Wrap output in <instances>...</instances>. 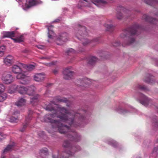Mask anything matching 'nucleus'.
I'll return each instance as SVG.
<instances>
[{
  "label": "nucleus",
  "mask_w": 158,
  "mask_h": 158,
  "mask_svg": "<svg viewBox=\"0 0 158 158\" xmlns=\"http://www.w3.org/2000/svg\"><path fill=\"white\" fill-rule=\"evenodd\" d=\"M45 109L52 113L45 115L44 118L45 122L50 123L52 128H56L60 133L64 134L68 131L69 133L67 137L71 141L78 142L80 140V136L75 131H70L69 126L63 125L60 121L54 120L52 118H58L61 121L68 123L70 126L77 127L80 126L78 122H82L84 119L83 115L78 112L75 113L73 111H69L64 107L58 106L57 109L56 110L51 105H48Z\"/></svg>",
  "instance_id": "1"
},
{
  "label": "nucleus",
  "mask_w": 158,
  "mask_h": 158,
  "mask_svg": "<svg viewBox=\"0 0 158 158\" xmlns=\"http://www.w3.org/2000/svg\"><path fill=\"white\" fill-rule=\"evenodd\" d=\"M11 87V89L8 90V92L10 94H12L16 90L21 94H26L29 96H32L31 98L30 102L32 105H35L38 102L39 96L38 94H35V88L34 86L25 87L21 85H13Z\"/></svg>",
  "instance_id": "2"
},
{
  "label": "nucleus",
  "mask_w": 158,
  "mask_h": 158,
  "mask_svg": "<svg viewBox=\"0 0 158 158\" xmlns=\"http://www.w3.org/2000/svg\"><path fill=\"white\" fill-rule=\"evenodd\" d=\"M140 26L136 23H135L131 26L127 28L122 33L120 36L122 38H126V41L123 44V46L129 45L133 43L135 39L133 36L135 35L139 28Z\"/></svg>",
  "instance_id": "3"
},
{
  "label": "nucleus",
  "mask_w": 158,
  "mask_h": 158,
  "mask_svg": "<svg viewBox=\"0 0 158 158\" xmlns=\"http://www.w3.org/2000/svg\"><path fill=\"white\" fill-rule=\"evenodd\" d=\"M78 29L76 34V36L78 39L82 41V44L84 46H86L90 42L88 39L82 37L87 34L86 27L84 26H82L79 25Z\"/></svg>",
  "instance_id": "4"
},
{
  "label": "nucleus",
  "mask_w": 158,
  "mask_h": 158,
  "mask_svg": "<svg viewBox=\"0 0 158 158\" xmlns=\"http://www.w3.org/2000/svg\"><path fill=\"white\" fill-rule=\"evenodd\" d=\"M82 5L85 6L89 7L94 4L99 7H102L107 3V2L105 0H81Z\"/></svg>",
  "instance_id": "5"
},
{
  "label": "nucleus",
  "mask_w": 158,
  "mask_h": 158,
  "mask_svg": "<svg viewBox=\"0 0 158 158\" xmlns=\"http://www.w3.org/2000/svg\"><path fill=\"white\" fill-rule=\"evenodd\" d=\"M70 150L68 151H65L62 153L61 155L60 156L56 157L55 155L52 156V158H68L70 156L73 155V151H77L79 150V147L77 146V148L74 147H72L71 145L70 147L68 148L70 149Z\"/></svg>",
  "instance_id": "6"
},
{
  "label": "nucleus",
  "mask_w": 158,
  "mask_h": 158,
  "mask_svg": "<svg viewBox=\"0 0 158 158\" xmlns=\"http://www.w3.org/2000/svg\"><path fill=\"white\" fill-rule=\"evenodd\" d=\"M2 80L4 83L8 84L13 81L14 78L9 73L5 72L2 74Z\"/></svg>",
  "instance_id": "7"
},
{
  "label": "nucleus",
  "mask_w": 158,
  "mask_h": 158,
  "mask_svg": "<svg viewBox=\"0 0 158 158\" xmlns=\"http://www.w3.org/2000/svg\"><path fill=\"white\" fill-rule=\"evenodd\" d=\"M68 34L66 33H64L59 35L56 42L58 45H61L68 40Z\"/></svg>",
  "instance_id": "8"
},
{
  "label": "nucleus",
  "mask_w": 158,
  "mask_h": 158,
  "mask_svg": "<svg viewBox=\"0 0 158 158\" xmlns=\"http://www.w3.org/2000/svg\"><path fill=\"white\" fill-rule=\"evenodd\" d=\"M139 101L141 104L144 106H147L151 102V100L142 94L139 93Z\"/></svg>",
  "instance_id": "9"
},
{
  "label": "nucleus",
  "mask_w": 158,
  "mask_h": 158,
  "mask_svg": "<svg viewBox=\"0 0 158 158\" xmlns=\"http://www.w3.org/2000/svg\"><path fill=\"white\" fill-rule=\"evenodd\" d=\"M71 67L66 68L63 72L64 78L65 79H69L72 78L73 72L71 70Z\"/></svg>",
  "instance_id": "10"
},
{
  "label": "nucleus",
  "mask_w": 158,
  "mask_h": 158,
  "mask_svg": "<svg viewBox=\"0 0 158 158\" xmlns=\"http://www.w3.org/2000/svg\"><path fill=\"white\" fill-rule=\"evenodd\" d=\"M15 146V144L13 142L10 144H8L3 151L1 158H5L4 154L13 150Z\"/></svg>",
  "instance_id": "11"
},
{
  "label": "nucleus",
  "mask_w": 158,
  "mask_h": 158,
  "mask_svg": "<svg viewBox=\"0 0 158 158\" xmlns=\"http://www.w3.org/2000/svg\"><path fill=\"white\" fill-rule=\"evenodd\" d=\"M22 63H19L18 65H14L11 67V70L14 73H22L23 71V66Z\"/></svg>",
  "instance_id": "12"
},
{
  "label": "nucleus",
  "mask_w": 158,
  "mask_h": 158,
  "mask_svg": "<svg viewBox=\"0 0 158 158\" xmlns=\"http://www.w3.org/2000/svg\"><path fill=\"white\" fill-rule=\"evenodd\" d=\"M15 59L13 56L9 55L3 59V63L8 66L11 65L14 62Z\"/></svg>",
  "instance_id": "13"
},
{
  "label": "nucleus",
  "mask_w": 158,
  "mask_h": 158,
  "mask_svg": "<svg viewBox=\"0 0 158 158\" xmlns=\"http://www.w3.org/2000/svg\"><path fill=\"white\" fill-rule=\"evenodd\" d=\"M143 19L146 22H149L153 24H156L158 23V20L151 18L146 15H144L142 17Z\"/></svg>",
  "instance_id": "14"
},
{
  "label": "nucleus",
  "mask_w": 158,
  "mask_h": 158,
  "mask_svg": "<svg viewBox=\"0 0 158 158\" xmlns=\"http://www.w3.org/2000/svg\"><path fill=\"white\" fill-rule=\"evenodd\" d=\"M91 81L88 79H84L83 80H80L77 81V84L83 87H86L91 84Z\"/></svg>",
  "instance_id": "15"
},
{
  "label": "nucleus",
  "mask_w": 158,
  "mask_h": 158,
  "mask_svg": "<svg viewBox=\"0 0 158 158\" xmlns=\"http://www.w3.org/2000/svg\"><path fill=\"white\" fill-rule=\"evenodd\" d=\"M45 77V75L44 73H37L34 76V80L38 82H41L44 81Z\"/></svg>",
  "instance_id": "16"
},
{
  "label": "nucleus",
  "mask_w": 158,
  "mask_h": 158,
  "mask_svg": "<svg viewBox=\"0 0 158 158\" xmlns=\"http://www.w3.org/2000/svg\"><path fill=\"white\" fill-rule=\"evenodd\" d=\"M18 75L16 76V78L17 79H21L23 81V82L22 83L25 84L27 82V81L28 80V78L27 76H26L23 73H18Z\"/></svg>",
  "instance_id": "17"
},
{
  "label": "nucleus",
  "mask_w": 158,
  "mask_h": 158,
  "mask_svg": "<svg viewBox=\"0 0 158 158\" xmlns=\"http://www.w3.org/2000/svg\"><path fill=\"white\" fill-rule=\"evenodd\" d=\"M42 3V2L39 0H29L28 4L27 5L26 7L27 8H29L31 6Z\"/></svg>",
  "instance_id": "18"
},
{
  "label": "nucleus",
  "mask_w": 158,
  "mask_h": 158,
  "mask_svg": "<svg viewBox=\"0 0 158 158\" xmlns=\"http://www.w3.org/2000/svg\"><path fill=\"white\" fill-rule=\"evenodd\" d=\"M19 114V111H15L13 115L10 118V121L11 123H17L18 121V116Z\"/></svg>",
  "instance_id": "19"
},
{
  "label": "nucleus",
  "mask_w": 158,
  "mask_h": 158,
  "mask_svg": "<svg viewBox=\"0 0 158 158\" xmlns=\"http://www.w3.org/2000/svg\"><path fill=\"white\" fill-rule=\"evenodd\" d=\"M15 32L14 31H7L5 32L3 35V37H5L10 38L12 40L14 37H15Z\"/></svg>",
  "instance_id": "20"
},
{
  "label": "nucleus",
  "mask_w": 158,
  "mask_h": 158,
  "mask_svg": "<svg viewBox=\"0 0 158 158\" xmlns=\"http://www.w3.org/2000/svg\"><path fill=\"white\" fill-rule=\"evenodd\" d=\"M154 77L149 74H147L144 80V81L148 83H152L153 81Z\"/></svg>",
  "instance_id": "21"
},
{
  "label": "nucleus",
  "mask_w": 158,
  "mask_h": 158,
  "mask_svg": "<svg viewBox=\"0 0 158 158\" xmlns=\"http://www.w3.org/2000/svg\"><path fill=\"white\" fill-rule=\"evenodd\" d=\"M26 102V100L23 98H20L15 103V105L18 106H24Z\"/></svg>",
  "instance_id": "22"
},
{
  "label": "nucleus",
  "mask_w": 158,
  "mask_h": 158,
  "mask_svg": "<svg viewBox=\"0 0 158 158\" xmlns=\"http://www.w3.org/2000/svg\"><path fill=\"white\" fill-rule=\"evenodd\" d=\"M22 65L23 66V68H24L30 71H32L35 68V66L32 64L26 65L23 64V65Z\"/></svg>",
  "instance_id": "23"
},
{
  "label": "nucleus",
  "mask_w": 158,
  "mask_h": 158,
  "mask_svg": "<svg viewBox=\"0 0 158 158\" xmlns=\"http://www.w3.org/2000/svg\"><path fill=\"white\" fill-rule=\"evenodd\" d=\"M98 59L96 57L94 56H92L90 57L88 60V63L91 65H93L98 61Z\"/></svg>",
  "instance_id": "24"
},
{
  "label": "nucleus",
  "mask_w": 158,
  "mask_h": 158,
  "mask_svg": "<svg viewBox=\"0 0 158 158\" xmlns=\"http://www.w3.org/2000/svg\"><path fill=\"white\" fill-rule=\"evenodd\" d=\"M48 154V150L46 148H44L40 150V154L43 158L45 157V156L47 155Z\"/></svg>",
  "instance_id": "25"
},
{
  "label": "nucleus",
  "mask_w": 158,
  "mask_h": 158,
  "mask_svg": "<svg viewBox=\"0 0 158 158\" xmlns=\"http://www.w3.org/2000/svg\"><path fill=\"white\" fill-rule=\"evenodd\" d=\"M147 4L152 6L156 3H158V0H143Z\"/></svg>",
  "instance_id": "26"
},
{
  "label": "nucleus",
  "mask_w": 158,
  "mask_h": 158,
  "mask_svg": "<svg viewBox=\"0 0 158 158\" xmlns=\"http://www.w3.org/2000/svg\"><path fill=\"white\" fill-rule=\"evenodd\" d=\"M31 116V115L29 114L28 117H26V123L25 124L23 125V127L21 129L20 131L21 132H23L25 130V128L27 127V126L28 125V122L29 120V118Z\"/></svg>",
  "instance_id": "27"
},
{
  "label": "nucleus",
  "mask_w": 158,
  "mask_h": 158,
  "mask_svg": "<svg viewBox=\"0 0 158 158\" xmlns=\"http://www.w3.org/2000/svg\"><path fill=\"white\" fill-rule=\"evenodd\" d=\"M155 146L152 153L155 155H158V139L156 141Z\"/></svg>",
  "instance_id": "28"
},
{
  "label": "nucleus",
  "mask_w": 158,
  "mask_h": 158,
  "mask_svg": "<svg viewBox=\"0 0 158 158\" xmlns=\"http://www.w3.org/2000/svg\"><path fill=\"white\" fill-rule=\"evenodd\" d=\"M104 26L106 28V30L110 32H112L114 30V27L112 24H105Z\"/></svg>",
  "instance_id": "29"
},
{
  "label": "nucleus",
  "mask_w": 158,
  "mask_h": 158,
  "mask_svg": "<svg viewBox=\"0 0 158 158\" xmlns=\"http://www.w3.org/2000/svg\"><path fill=\"white\" fill-rule=\"evenodd\" d=\"M124 8L123 7H121L120 9V11H122V10H123ZM116 17L117 19H121L123 18V16L121 12H118L116 14Z\"/></svg>",
  "instance_id": "30"
},
{
  "label": "nucleus",
  "mask_w": 158,
  "mask_h": 158,
  "mask_svg": "<svg viewBox=\"0 0 158 158\" xmlns=\"http://www.w3.org/2000/svg\"><path fill=\"white\" fill-rule=\"evenodd\" d=\"M13 40L15 43H20L23 41V36L22 35H21L19 37L13 39Z\"/></svg>",
  "instance_id": "31"
},
{
  "label": "nucleus",
  "mask_w": 158,
  "mask_h": 158,
  "mask_svg": "<svg viewBox=\"0 0 158 158\" xmlns=\"http://www.w3.org/2000/svg\"><path fill=\"white\" fill-rule=\"evenodd\" d=\"M0 102H2L5 100L7 98V94L3 92L0 94Z\"/></svg>",
  "instance_id": "32"
},
{
  "label": "nucleus",
  "mask_w": 158,
  "mask_h": 158,
  "mask_svg": "<svg viewBox=\"0 0 158 158\" xmlns=\"http://www.w3.org/2000/svg\"><path fill=\"white\" fill-rule=\"evenodd\" d=\"M152 121L154 123V126L158 128V118L156 116H154L152 119Z\"/></svg>",
  "instance_id": "33"
},
{
  "label": "nucleus",
  "mask_w": 158,
  "mask_h": 158,
  "mask_svg": "<svg viewBox=\"0 0 158 158\" xmlns=\"http://www.w3.org/2000/svg\"><path fill=\"white\" fill-rule=\"evenodd\" d=\"M70 142L68 140H65L63 144V146L65 148H68L70 147Z\"/></svg>",
  "instance_id": "34"
},
{
  "label": "nucleus",
  "mask_w": 158,
  "mask_h": 158,
  "mask_svg": "<svg viewBox=\"0 0 158 158\" xmlns=\"http://www.w3.org/2000/svg\"><path fill=\"white\" fill-rule=\"evenodd\" d=\"M108 143L114 147H116L118 145V143L116 141L112 140L109 141Z\"/></svg>",
  "instance_id": "35"
},
{
  "label": "nucleus",
  "mask_w": 158,
  "mask_h": 158,
  "mask_svg": "<svg viewBox=\"0 0 158 158\" xmlns=\"http://www.w3.org/2000/svg\"><path fill=\"white\" fill-rule=\"evenodd\" d=\"M57 100L59 102H64L66 103H67L68 101L67 99L64 98H58Z\"/></svg>",
  "instance_id": "36"
},
{
  "label": "nucleus",
  "mask_w": 158,
  "mask_h": 158,
  "mask_svg": "<svg viewBox=\"0 0 158 158\" xmlns=\"http://www.w3.org/2000/svg\"><path fill=\"white\" fill-rule=\"evenodd\" d=\"M137 87L138 89L146 91L147 90V87L144 85L142 86L139 85H137Z\"/></svg>",
  "instance_id": "37"
},
{
  "label": "nucleus",
  "mask_w": 158,
  "mask_h": 158,
  "mask_svg": "<svg viewBox=\"0 0 158 158\" xmlns=\"http://www.w3.org/2000/svg\"><path fill=\"white\" fill-rule=\"evenodd\" d=\"M53 27L52 25H51L50 26H49L48 27V37L49 38H52V35L49 34L50 33H51V32H53V31L52 30H50V29L51 27Z\"/></svg>",
  "instance_id": "38"
},
{
  "label": "nucleus",
  "mask_w": 158,
  "mask_h": 158,
  "mask_svg": "<svg viewBox=\"0 0 158 158\" xmlns=\"http://www.w3.org/2000/svg\"><path fill=\"white\" fill-rule=\"evenodd\" d=\"M5 89L4 86L3 84H0V94L4 92Z\"/></svg>",
  "instance_id": "39"
},
{
  "label": "nucleus",
  "mask_w": 158,
  "mask_h": 158,
  "mask_svg": "<svg viewBox=\"0 0 158 158\" xmlns=\"http://www.w3.org/2000/svg\"><path fill=\"white\" fill-rule=\"evenodd\" d=\"M38 135L41 137H43L44 135V132L43 131H40L38 132Z\"/></svg>",
  "instance_id": "40"
},
{
  "label": "nucleus",
  "mask_w": 158,
  "mask_h": 158,
  "mask_svg": "<svg viewBox=\"0 0 158 158\" xmlns=\"http://www.w3.org/2000/svg\"><path fill=\"white\" fill-rule=\"evenodd\" d=\"M75 51L72 48H70L68 49L67 51V53L69 54L70 53H74Z\"/></svg>",
  "instance_id": "41"
},
{
  "label": "nucleus",
  "mask_w": 158,
  "mask_h": 158,
  "mask_svg": "<svg viewBox=\"0 0 158 158\" xmlns=\"http://www.w3.org/2000/svg\"><path fill=\"white\" fill-rule=\"evenodd\" d=\"M120 43L119 42L117 41L115 43L112 44V45L114 46H118L120 44Z\"/></svg>",
  "instance_id": "42"
},
{
  "label": "nucleus",
  "mask_w": 158,
  "mask_h": 158,
  "mask_svg": "<svg viewBox=\"0 0 158 158\" xmlns=\"http://www.w3.org/2000/svg\"><path fill=\"white\" fill-rule=\"evenodd\" d=\"M118 112L119 113H124V112H126V111H125L124 110H123L122 109L120 108H119V110H118Z\"/></svg>",
  "instance_id": "43"
},
{
  "label": "nucleus",
  "mask_w": 158,
  "mask_h": 158,
  "mask_svg": "<svg viewBox=\"0 0 158 158\" xmlns=\"http://www.w3.org/2000/svg\"><path fill=\"white\" fill-rule=\"evenodd\" d=\"M37 47L40 49H43L44 48V46L42 45H39L37 46Z\"/></svg>",
  "instance_id": "44"
},
{
  "label": "nucleus",
  "mask_w": 158,
  "mask_h": 158,
  "mask_svg": "<svg viewBox=\"0 0 158 158\" xmlns=\"http://www.w3.org/2000/svg\"><path fill=\"white\" fill-rule=\"evenodd\" d=\"M5 48V46H2L0 47V51H3V53H4V51Z\"/></svg>",
  "instance_id": "45"
},
{
  "label": "nucleus",
  "mask_w": 158,
  "mask_h": 158,
  "mask_svg": "<svg viewBox=\"0 0 158 158\" xmlns=\"http://www.w3.org/2000/svg\"><path fill=\"white\" fill-rule=\"evenodd\" d=\"M58 70L57 69H54L53 71V72L54 74H56L58 73Z\"/></svg>",
  "instance_id": "46"
},
{
  "label": "nucleus",
  "mask_w": 158,
  "mask_h": 158,
  "mask_svg": "<svg viewBox=\"0 0 158 158\" xmlns=\"http://www.w3.org/2000/svg\"><path fill=\"white\" fill-rule=\"evenodd\" d=\"M40 58L41 59L48 60L49 59V58L48 57H41Z\"/></svg>",
  "instance_id": "47"
},
{
  "label": "nucleus",
  "mask_w": 158,
  "mask_h": 158,
  "mask_svg": "<svg viewBox=\"0 0 158 158\" xmlns=\"http://www.w3.org/2000/svg\"><path fill=\"white\" fill-rule=\"evenodd\" d=\"M3 54V51H0V57L2 56Z\"/></svg>",
  "instance_id": "48"
},
{
  "label": "nucleus",
  "mask_w": 158,
  "mask_h": 158,
  "mask_svg": "<svg viewBox=\"0 0 158 158\" xmlns=\"http://www.w3.org/2000/svg\"><path fill=\"white\" fill-rule=\"evenodd\" d=\"M57 62L56 61H53L52 62L51 64L52 65H56L57 63Z\"/></svg>",
  "instance_id": "49"
},
{
  "label": "nucleus",
  "mask_w": 158,
  "mask_h": 158,
  "mask_svg": "<svg viewBox=\"0 0 158 158\" xmlns=\"http://www.w3.org/2000/svg\"><path fill=\"white\" fill-rule=\"evenodd\" d=\"M48 93V91L47 90L46 91V92L45 93V95H46V94H47Z\"/></svg>",
  "instance_id": "50"
},
{
  "label": "nucleus",
  "mask_w": 158,
  "mask_h": 158,
  "mask_svg": "<svg viewBox=\"0 0 158 158\" xmlns=\"http://www.w3.org/2000/svg\"><path fill=\"white\" fill-rule=\"evenodd\" d=\"M156 15H158V12H157V14H156Z\"/></svg>",
  "instance_id": "51"
},
{
  "label": "nucleus",
  "mask_w": 158,
  "mask_h": 158,
  "mask_svg": "<svg viewBox=\"0 0 158 158\" xmlns=\"http://www.w3.org/2000/svg\"><path fill=\"white\" fill-rule=\"evenodd\" d=\"M66 106H68V107H69V105H67H67H66Z\"/></svg>",
  "instance_id": "52"
},
{
  "label": "nucleus",
  "mask_w": 158,
  "mask_h": 158,
  "mask_svg": "<svg viewBox=\"0 0 158 158\" xmlns=\"http://www.w3.org/2000/svg\"><path fill=\"white\" fill-rule=\"evenodd\" d=\"M157 112H158V107L157 108Z\"/></svg>",
  "instance_id": "53"
},
{
  "label": "nucleus",
  "mask_w": 158,
  "mask_h": 158,
  "mask_svg": "<svg viewBox=\"0 0 158 158\" xmlns=\"http://www.w3.org/2000/svg\"><path fill=\"white\" fill-rule=\"evenodd\" d=\"M27 51H26V52H27Z\"/></svg>",
  "instance_id": "54"
},
{
  "label": "nucleus",
  "mask_w": 158,
  "mask_h": 158,
  "mask_svg": "<svg viewBox=\"0 0 158 158\" xmlns=\"http://www.w3.org/2000/svg\"><path fill=\"white\" fill-rule=\"evenodd\" d=\"M51 84H49V85H51Z\"/></svg>",
  "instance_id": "55"
}]
</instances>
